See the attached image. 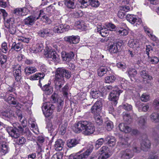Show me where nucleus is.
I'll return each mask as SVG.
<instances>
[{
	"instance_id": "obj_1",
	"label": "nucleus",
	"mask_w": 159,
	"mask_h": 159,
	"mask_svg": "<svg viewBox=\"0 0 159 159\" xmlns=\"http://www.w3.org/2000/svg\"><path fill=\"white\" fill-rule=\"evenodd\" d=\"M76 133L82 132L86 135H89L93 133L95 127L93 124L88 120H81L75 124L72 128Z\"/></svg>"
},
{
	"instance_id": "obj_29",
	"label": "nucleus",
	"mask_w": 159,
	"mask_h": 159,
	"mask_svg": "<svg viewBox=\"0 0 159 159\" xmlns=\"http://www.w3.org/2000/svg\"><path fill=\"white\" fill-rule=\"evenodd\" d=\"M129 46L132 48H136L139 46L138 40L137 39H131L128 43Z\"/></svg>"
},
{
	"instance_id": "obj_22",
	"label": "nucleus",
	"mask_w": 159,
	"mask_h": 159,
	"mask_svg": "<svg viewBox=\"0 0 159 159\" xmlns=\"http://www.w3.org/2000/svg\"><path fill=\"white\" fill-rule=\"evenodd\" d=\"M38 17H39V19L40 17H41V19L44 21H45L48 24H50L51 22V20L47 15H45V13H44L43 11L42 10H40Z\"/></svg>"
},
{
	"instance_id": "obj_28",
	"label": "nucleus",
	"mask_w": 159,
	"mask_h": 159,
	"mask_svg": "<svg viewBox=\"0 0 159 159\" xmlns=\"http://www.w3.org/2000/svg\"><path fill=\"white\" fill-rule=\"evenodd\" d=\"M151 145V142L147 138L143 140L141 143V148L143 150H145L146 149L149 148Z\"/></svg>"
},
{
	"instance_id": "obj_33",
	"label": "nucleus",
	"mask_w": 159,
	"mask_h": 159,
	"mask_svg": "<svg viewBox=\"0 0 159 159\" xmlns=\"http://www.w3.org/2000/svg\"><path fill=\"white\" fill-rule=\"evenodd\" d=\"M116 79V77L114 75L110 74L105 78L104 82L106 83L110 84L113 83Z\"/></svg>"
},
{
	"instance_id": "obj_8",
	"label": "nucleus",
	"mask_w": 159,
	"mask_h": 159,
	"mask_svg": "<svg viewBox=\"0 0 159 159\" xmlns=\"http://www.w3.org/2000/svg\"><path fill=\"white\" fill-rule=\"evenodd\" d=\"M122 91L116 90L111 91L110 94L109 99L112 102L111 104L114 106H116L117 103V100L120 93H122Z\"/></svg>"
},
{
	"instance_id": "obj_60",
	"label": "nucleus",
	"mask_w": 159,
	"mask_h": 159,
	"mask_svg": "<svg viewBox=\"0 0 159 159\" xmlns=\"http://www.w3.org/2000/svg\"><path fill=\"white\" fill-rule=\"evenodd\" d=\"M58 95L56 93H54L51 97V101L53 103H55L57 101Z\"/></svg>"
},
{
	"instance_id": "obj_49",
	"label": "nucleus",
	"mask_w": 159,
	"mask_h": 159,
	"mask_svg": "<svg viewBox=\"0 0 159 159\" xmlns=\"http://www.w3.org/2000/svg\"><path fill=\"white\" fill-rule=\"evenodd\" d=\"M100 3L98 0H90L89 5H90L92 7H98Z\"/></svg>"
},
{
	"instance_id": "obj_23",
	"label": "nucleus",
	"mask_w": 159,
	"mask_h": 159,
	"mask_svg": "<svg viewBox=\"0 0 159 159\" xmlns=\"http://www.w3.org/2000/svg\"><path fill=\"white\" fill-rule=\"evenodd\" d=\"M43 49V46L42 44H37L33 46L31 48L30 52L32 53H35L41 52Z\"/></svg>"
},
{
	"instance_id": "obj_54",
	"label": "nucleus",
	"mask_w": 159,
	"mask_h": 159,
	"mask_svg": "<svg viewBox=\"0 0 159 159\" xmlns=\"http://www.w3.org/2000/svg\"><path fill=\"white\" fill-rule=\"evenodd\" d=\"M58 104L57 108V110L58 111H60L62 109L64 104L63 101L61 99L58 100Z\"/></svg>"
},
{
	"instance_id": "obj_3",
	"label": "nucleus",
	"mask_w": 159,
	"mask_h": 159,
	"mask_svg": "<svg viewBox=\"0 0 159 159\" xmlns=\"http://www.w3.org/2000/svg\"><path fill=\"white\" fill-rule=\"evenodd\" d=\"M18 120L23 125L21 126L20 124L18 123L13 124V126L14 127L10 126H8L7 127V131L9 134V135L12 138L15 139L18 138L20 134L18 132L24 133V126L25 125H24L25 123V117H23L21 114L20 113L17 115Z\"/></svg>"
},
{
	"instance_id": "obj_14",
	"label": "nucleus",
	"mask_w": 159,
	"mask_h": 159,
	"mask_svg": "<svg viewBox=\"0 0 159 159\" xmlns=\"http://www.w3.org/2000/svg\"><path fill=\"white\" fill-rule=\"evenodd\" d=\"M38 19H39L38 16H36L35 15H33L25 18L24 19L23 21L25 25L29 26L33 25L36 20Z\"/></svg>"
},
{
	"instance_id": "obj_44",
	"label": "nucleus",
	"mask_w": 159,
	"mask_h": 159,
	"mask_svg": "<svg viewBox=\"0 0 159 159\" xmlns=\"http://www.w3.org/2000/svg\"><path fill=\"white\" fill-rule=\"evenodd\" d=\"M123 119L124 121L128 123H130L132 121L130 116L126 113H123Z\"/></svg>"
},
{
	"instance_id": "obj_55",
	"label": "nucleus",
	"mask_w": 159,
	"mask_h": 159,
	"mask_svg": "<svg viewBox=\"0 0 159 159\" xmlns=\"http://www.w3.org/2000/svg\"><path fill=\"white\" fill-rule=\"evenodd\" d=\"M63 154L61 152H58L54 154L51 159H62Z\"/></svg>"
},
{
	"instance_id": "obj_13",
	"label": "nucleus",
	"mask_w": 159,
	"mask_h": 159,
	"mask_svg": "<svg viewBox=\"0 0 159 159\" xmlns=\"http://www.w3.org/2000/svg\"><path fill=\"white\" fill-rule=\"evenodd\" d=\"M126 17V20L132 24H134L136 23V26H137V25H140L142 22L141 19L137 18L136 16L134 15L128 14Z\"/></svg>"
},
{
	"instance_id": "obj_12",
	"label": "nucleus",
	"mask_w": 159,
	"mask_h": 159,
	"mask_svg": "<svg viewBox=\"0 0 159 159\" xmlns=\"http://www.w3.org/2000/svg\"><path fill=\"white\" fill-rule=\"evenodd\" d=\"M122 43L119 42L114 43L108 47V50L111 53H116L120 50Z\"/></svg>"
},
{
	"instance_id": "obj_17",
	"label": "nucleus",
	"mask_w": 159,
	"mask_h": 159,
	"mask_svg": "<svg viewBox=\"0 0 159 159\" xmlns=\"http://www.w3.org/2000/svg\"><path fill=\"white\" fill-rule=\"evenodd\" d=\"M38 35L43 38L47 36L51 37L52 35V30L48 28L42 29L39 31Z\"/></svg>"
},
{
	"instance_id": "obj_9",
	"label": "nucleus",
	"mask_w": 159,
	"mask_h": 159,
	"mask_svg": "<svg viewBox=\"0 0 159 159\" xmlns=\"http://www.w3.org/2000/svg\"><path fill=\"white\" fill-rule=\"evenodd\" d=\"M45 57L49 60L53 61L55 62H58L60 61V59L56 52L52 50H48L44 54Z\"/></svg>"
},
{
	"instance_id": "obj_37",
	"label": "nucleus",
	"mask_w": 159,
	"mask_h": 159,
	"mask_svg": "<svg viewBox=\"0 0 159 159\" xmlns=\"http://www.w3.org/2000/svg\"><path fill=\"white\" fill-rule=\"evenodd\" d=\"M108 71L107 68L104 66L100 67L98 70V74L100 77L102 76L104 74H106Z\"/></svg>"
},
{
	"instance_id": "obj_15",
	"label": "nucleus",
	"mask_w": 159,
	"mask_h": 159,
	"mask_svg": "<svg viewBox=\"0 0 159 159\" xmlns=\"http://www.w3.org/2000/svg\"><path fill=\"white\" fill-rule=\"evenodd\" d=\"M69 26L67 25L61 24L55 27L53 29L54 32L57 33H62L68 31Z\"/></svg>"
},
{
	"instance_id": "obj_45",
	"label": "nucleus",
	"mask_w": 159,
	"mask_h": 159,
	"mask_svg": "<svg viewBox=\"0 0 159 159\" xmlns=\"http://www.w3.org/2000/svg\"><path fill=\"white\" fill-rule=\"evenodd\" d=\"M105 142V139L101 138L98 139L96 142L95 147L97 149H98Z\"/></svg>"
},
{
	"instance_id": "obj_27",
	"label": "nucleus",
	"mask_w": 159,
	"mask_h": 159,
	"mask_svg": "<svg viewBox=\"0 0 159 159\" xmlns=\"http://www.w3.org/2000/svg\"><path fill=\"white\" fill-rule=\"evenodd\" d=\"M23 48V45L21 43L19 42L16 43L14 42L12 45L11 49L18 52L20 51Z\"/></svg>"
},
{
	"instance_id": "obj_40",
	"label": "nucleus",
	"mask_w": 159,
	"mask_h": 159,
	"mask_svg": "<svg viewBox=\"0 0 159 159\" xmlns=\"http://www.w3.org/2000/svg\"><path fill=\"white\" fill-rule=\"evenodd\" d=\"M105 141L111 147L113 146L115 144L116 141L114 138H111L109 136H107L105 138Z\"/></svg>"
},
{
	"instance_id": "obj_59",
	"label": "nucleus",
	"mask_w": 159,
	"mask_h": 159,
	"mask_svg": "<svg viewBox=\"0 0 159 159\" xmlns=\"http://www.w3.org/2000/svg\"><path fill=\"white\" fill-rule=\"evenodd\" d=\"M117 33L120 34V35L125 36L128 34V32L126 30L124 29L118 30Z\"/></svg>"
},
{
	"instance_id": "obj_61",
	"label": "nucleus",
	"mask_w": 159,
	"mask_h": 159,
	"mask_svg": "<svg viewBox=\"0 0 159 159\" xmlns=\"http://www.w3.org/2000/svg\"><path fill=\"white\" fill-rule=\"evenodd\" d=\"M14 90L15 89L13 88L8 86L7 88V92H6V97H7V96H9L10 93L13 92Z\"/></svg>"
},
{
	"instance_id": "obj_63",
	"label": "nucleus",
	"mask_w": 159,
	"mask_h": 159,
	"mask_svg": "<svg viewBox=\"0 0 159 159\" xmlns=\"http://www.w3.org/2000/svg\"><path fill=\"white\" fill-rule=\"evenodd\" d=\"M90 0H79V2L85 7L89 5Z\"/></svg>"
},
{
	"instance_id": "obj_5",
	"label": "nucleus",
	"mask_w": 159,
	"mask_h": 159,
	"mask_svg": "<svg viewBox=\"0 0 159 159\" xmlns=\"http://www.w3.org/2000/svg\"><path fill=\"white\" fill-rule=\"evenodd\" d=\"M55 107L50 102H44L43 103L42 109L45 117H48L52 114Z\"/></svg>"
},
{
	"instance_id": "obj_53",
	"label": "nucleus",
	"mask_w": 159,
	"mask_h": 159,
	"mask_svg": "<svg viewBox=\"0 0 159 159\" xmlns=\"http://www.w3.org/2000/svg\"><path fill=\"white\" fill-rule=\"evenodd\" d=\"M148 60L153 64H156L159 61L158 58L156 57H151L149 56V57H148Z\"/></svg>"
},
{
	"instance_id": "obj_6",
	"label": "nucleus",
	"mask_w": 159,
	"mask_h": 159,
	"mask_svg": "<svg viewBox=\"0 0 159 159\" xmlns=\"http://www.w3.org/2000/svg\"><path fill=\"white\" fill-rule=\"evenodd\" d=\"M93 149V147L91 146L82 154L78 153L74 155H71L70 156L71 159H85L88 157L92 152Z\"/></svg>"
},
{
	"instance_id": "obj_16",
	"label": "nucleus",
	"mask_w": 159,
	"mask_h": 159,
	"mask_svg": "<svg viewBox=\"0 0 159 159\" xmlns=\"http://www.w3.org/2000/svg\"><path fill=\"white\" fill-rule=\"evenodd\" d=\"M61 56L63 61L69 62L73 58L74 54L72 52H70L69 53L62 52L61 53Z\"/></svg>"
},
{
	"instance_id": "obj_25",
	"label": "nucleus",
	"mask_w": 159,
	"mask_h": 159,
	"mask_svg": "<svg viewBox=\"0 0 159 159\" xmlns=\"http://www.w3.org/2000/svg\"><path fill=\"white\" fill-rule=\"evenodd\" d=\"M64 142L61 139H58L55 142L54 148L57 151H60L62 149Z\"/></svg>"
},
{
	"instance_id": "obj_24",
	"label": "nucleus",
	"mask_w": 159,
	"mask_h": 159,
	"mask_svg": "<svg viewBox=\"0 0 159 159\" xmlns=\"http://www.w3.org/2000/svg\"><path fill=\"white\" fill-rule=\"evenodd\" d=\"M0 148V154L1 155H5L9 151V146L6 143L1 144Z\"/></svg>"
},
{
	"instance_id": "obj_57",
	"label": "nucleus",
	"mask_w": 159,
	"mask_h": 159,
	"mask_svg": "<svg viewBox=\"0 0 159 159\" xmlns=\"http://www.w3.org/2000/svg\"><path fill=\"white\" fill-rule=\"evenodd\" d=\"M1 49L2 50V52L4 53H6L7 52L8 50V48L6 43L4 42L2 43L1 48Z\"/></svg>"
},
{
	"instance_id": "obj_31",
	"label": "nucleus",
	"mask_w": 159,
	"mask_h": 159,
	"mask_svg": "<svg viewBox=\"0 0 159 159\" xmlns=\"http://www.w3.org/2000/svg\"><path fill=\"white\" fill-rule=\"evenodd\" d=\"M45 75L43 73H39L33 75L30 77V80H39L40 79H43Z\"/></svg>"
},
{
	"instance_id": "obj_34",
	"label": "nucleus",
	"mask_w": 159,
	"mask_h": 159,
	"mask_svg": "<svg viewBox=\"0 0 159 159\" xmlns=\"http://www.w3.org/2000/svg\"><path fill=\"white\" fill-rule=\"evenodd\" d=\"M21 68L18 69L16 70L15 71H13L15 80L17 81H20L21 78Z\"/></svg>"
},
{
	"instance_id": "obj_10",
	"label": "nucleus",
	"mask_w": 159,
	"mask_h": 159,
	"mask_svg": "<svg viewBox=\"0 0 159 159\" xmlns=\"http://www.w3.org/2000/svg\"><path fill=\"white\" fill-rule=\"evenodd\" d=\"M134 153L131 150L127 149L125 150L121 151L119 156L121 159H130L134 156Z\"/></svg>"
},
{
	"instance_id": "obj_21",
	"label": "nucleus",
	"mask_w": 159,
	"mask_h": 159,
	"mask_svg": "<svg viewBox=\"0 0 159 159\" xmlns=\"http://www.w3.org/2000/svg\"><path fill=\"white\" fill-rule=\"evenodd\" d=\"M42 89L47 95L51 94L53 91V88L50 85V84L48 83L47 84L44 85L42 88Z\"/></svg>"
},
{
	"instance_id": "obj_7",
	"label": "nucleus",
	"mask_w": 159,
	"mask_h": 159,
	"mask_svg": "<svg viewBox=\"0 0 159 159\" xmlns=\"http://www.w3.org/2000/svg\"><path fill=\"white\" fill-rule=\"evenodd\" d=\"M1 114L3 119L11 123L16 118L13 111L11 110L3 111L1 112Z\"/></svg>"
},
{
	"instance_id": "obj_2",
	"label": "nucleus",
	"mask_w": 159,
	"mask_h": 159,
	"mask_svg": "<svg viewBox=\"0 0 159 159\" xmlns=\"http://www.w3.org/2000/svg\"><path fill=\"white\" fill-rule=\"evenodd\" d=\"M54 80L55 88L57 90H60L65 83L64 77L68 79L70 77L71 73L64 68H59L55 72Z\"/></svg>"
},
{
	"instance_id": "obj_42",
	"label": "nucleus",
	"mask_w": 159,
	"mask_h": 159,
	"mask_svg": "<svg viewBox=\"0 0 159 159\" xmlns=\"http://www.w3.org/2000/svg\"><path fill=\"white\" fill-rule=\"evenodd\" d=\"M90 94L93 98H96L100 96L101 94V93L99 90L93 89V90H91Z\"/></svg>"
},
{
	"instance_id": "obj_47",
	"label": "nucleus",
	"mask_w": 159,
	"mask_h": 159,
	"mask_svg": "<svg viewBox=\"0 0 159 159\" xmlns=\"http://www.w3.org/2000/svg\"><path fill=\"white\" fill-rule=\"evenodd\" d=\"M118 144L122 148L126 147L128 146V143L124 139H121L119 142Z\"/></svg>"
},
{
	"instance_id": "obj_35",
	"label": "nucleus",
	"mask_w": 159,
	"mask_h": 159,
	"mask_svg": "<svg viewBox=\"0 0 159 159\" xmlns=\"http://www.w3.org/2000/svg\"><path fill=\"white\" fill-rule=\"evenodd\" d=\"M37 71V69L35 67L27 66L25 69V73L27 75L35 73Z\"/></svg>"
},
{
	"instance_id": "obj_64",
	"label": "nucleus",
	"mask_w": 159,
	"mask_h": 159,
	"mask_svg": "<svg viewBox=\"0 0 159 159\" xmlns=\"http://www.w3.org/2000/svg\"><path fill=\"white\" fill-rule=\"evenodd\" d=\"M44 141V138L42 136H40L38 137L37 138V145L39 146L38 143H43Z\"/></svg>"
},
{
	"instance_id": "obj_11",
	"label": "nucleus",
	"mask_w": 159,
	"mask_h": 159,
	"mask_svg": "<svg viewBox=\"0 0 159 159\" xmlns=\"http://www.w3.org/2000/svg\"><path fill=\"white\" fill-rule=\"evenodd\" d=\"M102 152L98 159H107L111 156L110 151L108 147L103 146L100 149Z\"/></svg>"
},
{
	"instance_id": "obj_38",
	"label": "nucleus",
	"mask_w": 159,
	"mask_h": 159,
	"mask_svg": "<svg viewBox=\"0 0 159 159\" xmlns=\"http://www.w3.org/2000/svg\"><path fill=\"white\" fill-rule=\"evenodd\" d=\"M151 120L153 122L157 123L159 122V114L157 113H153L150 116ZM157 129H159V126H157Z\"/></svg>"
},
{
	"instance_id": "obj_56",
	"label": "nucleus",
	"mask_w": 159,
	"mask_h": 159,
	"mask_svg": "<svg viewBox=\"0 0 159 159\" xmlns=\"http://www.w3.org/2000/svg\"><path fill=\"white\" fill-rule=\"evenodd\" d=\"M141 100L143 102H147L148 101L149 99V96L148 95L144 93L141 96Z\"/></svg>"
},
{
	"instance_id": "obj_48",
	"label": "nucleus",
	"mask_w": 159,
	"mask_h": 159,
	"mask_svg": "<svg viewBox=\"0 0 159 159\" xmlns=\"http://www.w3.org/2000/svg\"><path fill=\"white\" fill-rule=\"evenodd\" d=\"M30 39V38L28 36H20L18 37V40L25 43H28Z\"/></svg>"
},
{
	"instance_id": "obj_32",
	"label": "nucleus",
	"mask_w": 159,
	"mask_h": 159,
	"mask_svg": "<svg viewBox=\"0 0 159 159\" xmlns=\"http://www.w3.org/2000/svg\"><path fill=\"white\" fill-rule=\"evenodd\" d=\"M65 5L69 8L74 9L75 7L74 0H64Z\"/></svg>"
},
{
	"instance_id": "obj_41",
	"label": "nucleus",
	"mask_w": 159,
	"mask_h": 159,
	"mask_svg": "<svg viewBox=\"0 0 159 159\" xmlns=\"http://www.w3.org/2000/svg\"><path fill=\"white\" fill-rule=\"evenodd\" d=\"M12 96V94H10V95L7 96L6 101L10 104L16 105V100Z\"/></svg>"
},
{
	"instance_id": "obj_43",
	"label": "nucleus",
	"mask_w": 159,
	"mask_h": 159,
	"mask_svg": "<svg viewBox=\"0 0 159 159\" xmlns=\"http://www.w3.org/2000/svg\"><path fill=\"white\" fill-rule=\"evenodd\" d=\"M60 88V90H59L60 92H62L64 95L66 97H67L68 94V92L69 89V87L68 84L65 85L61 89Z\"/></svg>"
},
{
	"instance_id": "obj_52",
	"label": "nucleus",
	"mask_w": 159,
	"mask_h": 159,
	"mask_svg": "<svg viewBox=\"0 0 159 159\" xmlns=\"http://www.w3.org/2000/svg\"><path fill=\"white\" fill-rule=\"evenodd\" d=\"M8 28L9 29V32L11 34H14L16 32V29L15 26L13 25L12 23H11V25L9 26Z\"/></svg>"
},
{
	"instance_id": "obj_51",
	"label": "nucleus",
	"mask_w": 159,
	"mask_h": 159,
	"mask_svg": "<svg viewBox=\"0 0 159 159\" xmlns=\"http://www.w3.org/2000/svg\"><path fill=\"white\" fill-rule=\"evenodd\" d=\"M122 107L126 111H130L132 110V106L131 105L127 103L123 104Z\"/></svg>"
},
{
	"instance_id": "obj_20",
	"label": "nucleus",
	"mask_w": 159,
	"mask_h": 159,
	"mask_svg": "<svg viewBox=\"0 0 159 159\" xmlns=\"http://www.w3.org/2000/svg\"><path fill=\"white\" fill-rule=\"evenodd\" d=\"M120 130L125 133H129L131 131V128L127 124L124 123L120 124L119 125Z\"/></svg>"
},
{
	"instance_id": "obj_36",
	"label": "nucleus",
	"mask_w": 159,
	"mask_h": 159,
	"mask_svg": "<svg viewBox=\"0 0 159 159\" xmlns=\"http://www.w3.org/2000/svg\"><path fill=\"white\" fill-rule=\"evenodd\" d=\"M78 143V141L75 139H69L67 142V145L69 148L75 146Z\"/></svg>"
},
{
	"instance_id": "obj_62",
	"label": "nucleus",
	"mask_w": 159,
	"mask_h": 159,
	"mask_svg": "<svg viewBox=\"0 0 159 159\" xmlns=\"http://www.w3.org/2000/svg\"><path fill=\"white\" fill-rule=\"evenodd\" d=\"M106 26L108 29L111 31L114 30L116 27V26L114 24L110 23L107 24Z\"/></svg>"
},
{
	"instance_id": "obj_18",
	"label": "nucleus",
	"mask_w": 159,
	"mask_h": 159,
	"mask_svg": "<svg viewBox=\"0 0 159 159\" xmlns=\"http://www.w3.org/2000/svg\"><path fill=\"white\" fill-rule=\"evenodd\" d=\"M79 37L78 36H69L65 37L64 38V41L71 44H75L78 43L79 41Z\"/></svg>"
},
{
	"instance_id": "obj_39",
	"label": "nucleus",
	"mask_w": 159,
	"mask_h": 159,
	"mask_svg": "<svg viewBox=\"0 0 159 159\" xmlns=\"http://www.w3.org/2000/svg\"><path fill=\"white\" fill-rule=\"evenodd\" d=\"M0 62L1 66L2 68H6V63L7 60V56L5 55H1L0 56Z\"/></svg>"
},
{
	"instance_id": "obj_30",
	"label": "nucleus",
	"mask_w": 159,
	"mask_h": 159,
	"mask_svg": "<svg viewBox=\"0 0 159 159\" xmlns=\"http://www.w3.org/2000/svg\"><path fill=\"white\" fill-rule=\"evenodd\" d=\"M127 72L131 80L132 81H134L137 74V71L134 69H129Z\"/></svg>"
},
{
	"instance_id": "obj_19",
	"label": "nucleus",
	"mask_w": 159,
	"mask_h": 159,
	"mask_svg": "<svg viewBox=\"0 0 159 159\" xmlns=\"http://www.w3.org/2000/svg\"><path fill=\"white\" fill-rule=\"evenodd\" d=\"M135 105L139 111H147L149 108V106L148 105H144L140 101L136 102L135 103Z\"/></svg>"
},
{
	"instance_id": "obj_4",
	"label": "nucleus",
	"mask_w": 159,
	"mask_h": 159,
	"mask_svg": "<svg viewBox=\"0 0 159 159\" xmlns=\"http://www.w3.org/2000/svg\"><path fill=\"white\" fill-rule=\"evenodd\" d=\"M103 100L99 98L91 109V112L94 115V118L96 124L98 125H102L103 123V120L102 116L99 114L102 110Z\"/></svg>"
},
{
	"instance_id": "obj_26",
	"label": "nucleus",
	"mask_w": 159,
	"mask_h": 159,
	"mask_svg": "<svg viewBox=\"0 0 159 159\" xmlns=\"http://www.w3.org/2000/svg\"><path fill=\"white\" fill-rule=\"evenodd\" d=\"M147 118L144 116H141L139 117L138 120L139 125L141 128H144L145 126L146 123Z\"/></svg>"
},
{
	"instance_id": "obj_58",
	"label": "nucleus",
	"mask_w": 159,
	"mask_h": 159,
	"mask_svg": "<svg viewBox=\"0 0 159 159\" xmlns=\"http://www.w3.org/2000/svg\"><path fill=\"white\" fill-rule=\"evenodd\" d=\"M108 33V30L106 28H103L101 30L100 34L102 37H106L107 36Z\"/></svg>"
},
{
	"instance_id": "obj_46",
	"label": "nucleus",
	"mask_w": 159,
	"mask_h": 159,
	"mask_svg": "<svg viewBox=\"0 0 159 159\" xmlns=\"http://www.w3.org/2000/svg\"><path fill=\"white\" fill-rule=\"evenodd\" d=\"M106 128L108 131L111 130L113 128L114 125L113 122L110 120H107L105 122Z\"/></svg>"
},
{
	"instance_id": "obj_50",
	"label": "nucleus",
	"mask_w": 159,
	"mask_h": 159,
	"mask_svg": "<svg viewBox=\"0 0 159 159\" xmlns=\"http://www.w3.org/2000/svg\"><path fill=\"white\" fill-rule=\"evenodd\" d=\"M18 139L17 140V143L19 145H23L26 143V139L23 137H18Z\"/></svg>"
}]
</instances>
